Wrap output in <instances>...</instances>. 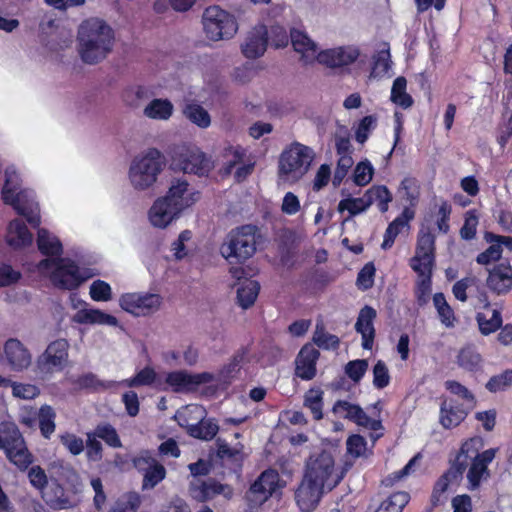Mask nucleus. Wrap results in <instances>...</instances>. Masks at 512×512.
Wrapping results in <instances>:
<instances>
[{
    "label": "nucleus",
    "instance_id": "774afa93",
    "mask_svg": "<svg viewBox=\"0 0 512 512\" xmlns=\"http://www.w3.org/2000/svg\"><path fill=\"white\" fill-rule=\"evenodd\" d=\"M373 166L369 161H362L357 164L354 170V182L358 186H365L371 180L373 176Z\"/></svg>",
    "mask_w": 512,
    "mask_h": 512
},
{
    "label": "nucleus",
    "instance_id": "6e6552de",
    "mask_svg": "<svg viewBox=\"0 0 512 512\" xmlns=\"http://www.w3.org/2000/svg\"><path fill=\"white\" fill-rule=\"evenodd\" d=\"M202 25L206 37L212 41L231 39L238 30L235 17L218 5L204 10Z\"/></svg>",
    "mask_w": 512,
    "mask_h": 512
},
{
    "label": "nucleus",
    "instance_id": "de8ad7c7",
    "mask_svg": "<svg viewBox=\"0 0 512 512\" xmlns=\"http://www.w3.org/2000/svg\"><path fill=\"white\" fill-rule=\"evenodd\" d=\"M304 407L311 411L314 420L323 418V391L309 389L304 395Z\"/></svg>",
    "mask_w": 512,
    "mask_h": 512
},
{
    "label": "nucleus",
    "instance_id": "8fccbe9b",
    "mask_svg": "<svg viewBox=\"0 0 512 512\" xmlns=\"http://www.w3.org/2000/svg\"><path fill=\"white\" fill-rule=\"evenodd\" d=\"M156 378L157 373L155 370L152 367L146 366L133 377L123 380L121 384L129 388L151 386L156 381Z\"/></svg>",
    "mask_w": 512,
    "mask_h": 512
},
{
    "label": "nucleus",
    "instance_id": "cd10ccee",
    "mask_svg": "<svg viewBox=\"0 0 512 512\" xmlns=\"http://www.w3.org/2000/svg\"><path fill=\"white\" fill-rule=\"evenodd\" d=\"M290 40L294 50L301 55L305 63L317 60L318 46L305 32L298 29L291 30Z\"/></svg>",
    "mask_w": 512,
    "mask_h": 512
},
{
    "label": "nucleus",
    "instance_id": "680f3d73",
    "mask_svg": "<svg viewBox=\"0 0 512 512\" xmlns=\"http://www.w3.org/2000/svg\"><path fill=\"white\" fill-rule=\"evenodd\" d=\"M60 442L73 456L80 455L85 449L83 439L73 433L66 432L60 435Z\"/></svg>",
    "mask_w": 512,
    "mask_h": 512
},
{
    "label": "nucleus",
    "instance_id": "052dcab7",
    "mask_svg": "<svg viewBox=\"0 0 512 512\" xmlns=\"http://www.w3.org/2000/svg\"><path fill=\"white\" fill-rule=\"evenodd\" d=\"M87 439L85 448H86V457L90 461H100L103 457V447L99 438L94 435V432H88L86 434Z\"/></svg>",
    "mask_w": 512,
    "mask_h": 512
},
{
    "label": "nucleus",
    "instance_id": "bf43d9fd",
    "mask_svg": "<svg viewBox=\"0 0 512 512\" xmlns=\"http://www.w3.org/2000/svg\"><path fill=\"white\" fill-rule=\"evenodd\" d=\"M376 273V268L373 262H368L364 265V267L358 272L356 279V286L361 291H366L373 287L374 285V277Z\"/></svg>",
    "mask_w": 512,
    "mask_h": 512
},
{
    "label": "nucleus",
    "instance_id": "f257e3e1",
    "mask_svg": "<svg viewBox=\"0 0 512 512\" xmlns=\"http://www.w3.org/2000/svg\"><path fill=\"white\" fill-rule=\"evenodd\" d=\"M484 440L473 436L462 442L460 448L449 456V468L436 481L431 495L433 506L443 504L444 496L450 485H459L467 470L468 489L474 491L483 480L490 478L489 465L495 459L497 448L483 450Z\"/></svg>",
    "mask_w": 512,
    "mask_h": 512
},
{
    "label": "nucleus",
    "instance_id": "c85d7f7f",
    "mask_svg": "<svg viewBox=\"0 0 512 512\" xmlns=\"http://www.w3.org/2000/svg\"><path fill=\"white\" fill-rule=\"evenodd\" d=\"M6 242L15 250L22 249L32 244L33 235L22 220L14 219L8 225Z\"/></svg>",
    "mask_w": 512,
    "mask_h": 512
},
{
    "label": "nucleus",
    "instance_id": "72a5a7b5",
    "mask_svg": "<svg viewBox=\"0 0 512 512\" xmlns=\"http://www.w3.org/2000/svg\"><path fill=\"white\" fill-rule=\"evenodd\" d=\"M412 218L413 211L405 209L400 216H398L389 224L385 231L384 240L381 245L383 249L390 248L398 234H402L408 231L409 221Z\"/></svg>",
    "mask_w": 512,
    "mask_h": 512
},
{
    "label": "nucleus",
    "instance_id": "69168bd1",
    "mask_svg": "<svg viewBox=\"0 0 512 512\" xmlns=\"http://www.w3.org/2000/svg\"><path fill=\"white\" fill-rule=\"evenodd\" d=\"M9 387L12 388L13 396L20 399H34L40 393L36 385L28 383H18L11 381Z\"/></svg>",
    "mask_w": 512,
    "mask_h": 512
},
{
    "label": "nucleus",
    "instance_id": "49530a36",
    "mask_svg": "<svg viewBox=\"0 0 512 512\" xmlns=\"http://www.w3.org/2000/svg\"><path fill=\"white\" fill-rule=\"evenodd\" d=\"M38 417L41 435L46 439H50L56 428V413L54 409L49 405H43L39 409Z\"/></svg>",
    "mask_w": 512,
    "mask_h": 512
},
{
    "label": "nucleus",
    "instance_id": "ddd939ff",
    "mask_svg": "<svg viewBox=\"0 0 512 512\" xmlns=\"http://www.w3.org/2000/svg\"><path fill=\"white\" fill-rule=\"evenodd\" d=\"M163 302L161 295L156 293H124L119 298L120 307L137 317L150 316L156 313Z\"/></svg>",
    "mask_w": 512,
    "mask_h": 512
},
{
    "label": "nucleus",
    "instance_id": "13d9d810",
    "mask_svg": "<svg viewBox=\"0 0 512 512\" xmlns=\"http://www.w3.org/2000/svg\"><path fill=\"white\" fill-rule=\"evenodd\" d=\"M27 477L31 486L40 492L48 486V476L40 465H31L27 470Z\"/></svg>",
    "mask_w": 512,
    "mask_h": 512
},
{
    "label": "nucleus",
    "instance_id": "c03bdc74",
    "mask_svg": "<svg viewBox=\"0 0 512 512\" xmlns=\"http://www.w3.org/2000/svg\"><path fill=\"white\" fill-rule=\"evenodd\" d=\"M433 304L437 310L438 317L446 327H453L456 321L455 314L451 306L446 301L443 293H435L433 296Z\"/></svg>",
    "mask_w": 512,
    "mask_h": 512
},
{
    "label": "nucleus",
    "instance_id": "4d7b16f0",
    "mask_svg": "<svg viewBox=\"0 0 512 512\" xmlns=\"http://www.w3.org/2000/svg\"><path fill=\"white\" fill-rule=\"evenodd\" d=\"M367 369L368 361L366 359H356L349 361L345 365L344 372L354 383H359L364 377Z\"/></svg>",
    "mask_w": 512,
    "mask_h": 512
},
{
    "label": "nucleus",
    "instance_id": "bb28decb",
    "mask_svg": "<svg viewBox=\"0 0 512 512\" xmlns=\"http://www.w3.org/2000/svg\"><path fill=\"white\" fill-rule=\"evenodd\" d=\"M170 204H181V212L193 205L199 199V193L190 191L186 180L177 179L169 188V191L162 197Z\"/></svg>",
    "mask_w": 512,
    "mask_h": 512
},
{
    "label": "nucleus",
    "instance_id": "a878e982",
    "mask_svg": "<svg viewBox=\"0 0 512 512\" xmlns=\"http://www.w3.org/2000/svg\"><path fill=\"white\" fill-rule=\"evenodd\" d=\"M376 316V310L371 306L365 305L361 308L355 323V330L361 334L362 347L365 350L372 349L374 343L375 328L373 322Z\"/></svg>",
    "mask_w": 512,
    "mask_h": 512
},
{
    "label": "nucleus",
    "instance_id": "a19ab883",
    "mask_svg": "<svg viewBox=\"0 0 512 512\" xmlns=\"http://www.w3.org/2000/svg\"><path fill=\"white\" fill-rule=\"evenodd\" d=\"M479 330L483 335H490L502 328V315L497 309L491 311V316L488 317L486 312H478L476 315Z\"/></svg>",
    "mask_w": 512,
    "mask_h": 512
},
{
    "label": "nucleus",
    "instance_id": "7c9ffc66",
    "mask_svg": "<svg viewBox=\"0 0 512 512\" xmlns=\"http://www.w3.org/2000/svg\"><path fill=\"white\" fill-rule=\"evenodd\" d=\"M74 496L67 488L57 480H52L49 491L46 494V503L55 510L68 509L74 506L71 499Z\"/></svg>",
    "mask_w": 512,
    "mask_h": 512
},
{
    "label": "nucleus",
    "instance_id": "f3484780",
    "mask_svg": "<svg viewBox=\"0 0 512 512\" xmlns=\"http://www.w3.org/2000/svg\"><path fill=\"white\" fill-rule=\"evenodd\" d=\"M178 163L184 173L207 174L212 168L211 160L197 147H187L179 154Z\"/></svg>",
    "mask_w": 512,
    "mask_h": 512
},
{
    "label": "nucleus",
    "instance_id": "864d4df0",
    "mask_svg": "<svg viewBox=\"0 0 512 512\" xmlns=\"http://www.w3.org/2000/svg\"><path fill=\"white\" fill-rule=\"evenodd\" d=\"M367 197L371 200V205L377 203L381 212L388 210V204L392 200L389 190L385 186H373L366 192Z\"/></svg>",
    "mask_w": 512,
    "mask_h": 512
},
{
    "label": "nucleus",
    "instance_id": "b1692460",
    "mask_svg": "<svg viewBox=\"0 0 512 512\" xmlns=\"http://www.w3.org/2000/svg\"><path fill=\"white\" fill-rule=\"evenodd\" d=\"M267 44V27L265 25H257L248 33L244 43L242 44V53L249 59L259 58L265 53Z\"/></svg>",
    "mask_w": 512,
    "mask_h": 512
},
{
    "label": "nucleus",
    "instance_id": "20e7f679",
    "mask_svg": "<svg viewBox=\"0 0 512 512\" xmlns=\"http://www.w3.org/2000/svg\"><path fill=\"white\" fill-rule=\"evenodd\" d=\"M40 270H51L49 279L54 287L61 290H76L95 274L90 268H81L72 258H42Z\"/></svg>",
    "mask_w": 512,
    "mask_h": 512
},
{
    "label": "nucleus",
    "instance_id": "f8f14e48",
    "mask_svg": "<svg viewBox=\"0 0 512 512\" xmlns=\"http://www.w3.org/2000/svg\"><path fill=\"white\" fill-rule=\"evenodd\" d=\"M283 486L278 471L268 468L250 485L245 498L251 508L260 506Z\"/></svg>",
    "mask_w": 512,
    "mask_h": 512
},
{
    "label": "nucleus",
    "instance_id": "f03ea898",
    "mask_svg": "<svg viewBox=\"0 0 512 512\" xmlns=\"http://www.w3.org/2000/svg\"><path fill=\"white\" fill-rule=\"evenodd\" d=\"M77 39L82 61L93 65L103 61L112 52L115 34L104 20L89 18L79 26Z\"/></svg>",
    "mask_w": 512,
    "mask_h": 512
},
{
    "label": "nucleus",
    "instance_id": "58836bf2",
    "mask_svg": "<svg viewBox=\"0 0 512 512\" xmlns=\"http://www.w3.org/2000/svg\"><path fill=\"white\" fill-rule=\"evenodd\" d=\"M483 359L477 350L472 346L460 349L457 355V364L468 372H478L482 369Z\"/></svg>",
    "mask_w": 512,
    "mask_h": 512
},
{
    "label": "nucleus",
    "instance_id": "79ce46f5",
    "mask_svg": "<svg viewBox=\"0 0 512 512\" xmlns=\"http://www.w3.org/2000/svg\"><path fill=\"white\" fill-rule=\"evenodd\" d=\"M371 206V200L367 197L366 193L359 198H346L342 199L338 204V211H348L349 216L345 219L348 221L350 218L365 212Z\"/></svg>",
    "mask_w": 512,
    "mask_h": 512
},
{
    "label": "nucleus",
    "instance_id": "2eb2a0df",
    "mask_svg": "<svg viewBox=\"0 0 512 512\" xmlns=\"http://www.w3.org/2000/svg\"><path fill=\"white\" fill-rule=\"evenodd\" d=\"M13 435L7 439L5 447V456L7 460L14 465L20 472H26L34 463L35 457L29 450L23 434L17 426Z\"/></svg>",
    "mask_w": 512,
    "mask_h": 512
},
{
    "label": "nucleus",
    "instance_id": "ea45409f",
    "mask_svg": "<svg viewBox=\"0 0 512 512\" xmlns=\"http://www.w3.org/2000/svg\"><path fill=\"white\" fill-rule=\"evenodd\" d=\"M182 113L187 120L201 129H206L211 125L210 114L198 103L189 102L185 104Z\"/></svg>",
    "mask_w": 512,
    "mask_h": 512
},
{
    "label": "nucleus",
    "instance_id": "338daca9",
    "mask_svg": "<svg viewBox=\"0 0 512 512\" xmlns=\"http://www.w3.org/2000/svg\"><path fill=\"white\" fill-rule=\"evenodd\" d=\"M390 383V375L386 364L378 360L373 367V385L377 389H384Z\"/></svg>",
    "mask_w": 512,
    "mask_h": 512
},
{
    "label": "nucleus",
    "instance_id": "473e14b6",
    "mask_svg": "<svg viewBox=\"0 0 512 512\" xmlns=\"http://www.w3.org/2000/svg\"><path fill=\"white\" fill-rule=\"evenodd\" d=\"M392 61L388 43H382L373 56V66L370 76L373 78L391 77Z\"/></svg>",
    "mask_w": 512,
    "mask_h": 512
},
{
    "label": "nucleus",
    "instance_id": "dca6fc26",
    "mask_svg": "<svg viewBox=\"0 0 512 512\" xmlns=\"http://www.w3.org/2000/svg\"><path fill=\"white\" fill-rule=\"evenodd\" d=\"M213 380L214 376L210 372L190 374L185 370L169 372L165 377V383L175 393L194 392L200 385Z\"/></svg>",
    "mask_w": 512,
    "mask_h": 512
},
{
    "label": "nucleus",
    "instance_id": "3c124183",
    "mask_svg": "<svg viewBox=\"0 0 512 512\" xmlns=\"http://www.w3.org/2000/svg\"><path fill=\"white\" fill-rule=\"evenodd\" d=\"M93 432L94 435H96L99 439L103 440L109 447H122V442L117 433V430L110 423L98 424L93 430Z\"/></svg>",
    "mask_w": 512,
    "mask_h": 512
},
{
    "label": "nucleus",
    "instance_id": "1a4fd4ad",
    "mask_svg": "<svg viewBox=\"0 0 512 512\" xmlns=\"http://www.w3.org/2000/svg\"><path fill=\"white\" fill-rule=\"evenodd\" d=\"M70 344L59 338L50 342L36 359V371L43 377H51L62 372L69 363Z\"/></svg>",
    "mask_w": 512,
    "mask_h": 512
},
{
    "label": "nucleus",
    "instance_id": "0eeeda50",
    "mask_svg": "<svg viewBox=\"0 0 512 512\" xmlns=\"http://www.w3.org/2000/svg\"><path fill=\"white\" fill-rule=\"evenodd\" d=\"M238 262L234 265L232 262L229 273L237 281L236 304L243 310H248L254 306L260 293V283L251 279L258 273V269L250 264H246L249 258H236Z\"/></svg>",
    "mask_w": 512,
    "mask_h": 512
},
{
    "label": "nucleus",
    "instance_id": "c756f323",
    "mask_svg": "<svg viewBox=\"0 0 512 512\" xmlns=\"http://www.w3.org/2000/svg\"><path fill=\"white\" fill-rule=\"evenodd\" d=\"M467 416L463 406L454 400L443 401L440 407V423L446 429L457 427Z\"/></svg>",
    "mask_w": 512,
    "mask_h": 512
},
{
    "label": "nucleus",
    "instance_id": "39448f33",
    "mask_svg": "<svg viewBox=\"0 0 512 512\" xmlns=\"http://www.w3.org/2000/svg\"><path fill=\"white\" fill-rule=\"evenodd\" d=\"M165 166L162 153L156 148H149L131 161L128 179L137 191L150 189L157 181Z\"/></svg>",
    "mask_w": 512,
    "mask_h": 512
},
{
    "label": "nucleus",
    "instance_id": "6ab92c4d",
    "mask_svg": "<svg viewBox=\"0 0 512 512\" xmlns=\"http://www.w3.org/2000/svg\"><path fill=\"white\" fill-rule=\"evenodd\" d=\"M360 55L356 46H341L320 51L317 61L330 68L347 66L354 63Z\"/></svg>",
    "mask_w": 512,
    "mask_h": 512
},
{
    "label": "nucleus",
    "instance_id": "4be33fe9",
    "mask_svg": "<svg viewBox=\"0 0 512 512\" xmlns=\"http://www.w3.org/2000/svg\"><path fill=\"white\" fill-rule=\"evenodd\" d=\"M181 213V204H170L162 197L155 200L148 212V218L152 226L166 228Z\"/></svg>",
    "mask_w": 512,
    "mask_h": 512
},
{
    "label": "nucleus",
    "instance_id": "9d476101",
    "mask_svg": "<svg viewBox=\"0 0 512 512\" xmlns=\"http://www.w3.org/2000/svg\"><path fill=\"white\" fill-rule=\"evenodd\" d=\"M304 476L315 480L331 491L341 481L342 477L335 474V461L332 454L326 450L313 455L306 463Z\"/></svg>",
    "mask_w": 512,
    "mask_h": 512
},
{
    "label": "nucleus",
    "instance_id": "e2e57ef3",
    "mask_svg": "<svg viewBox=\"0 0 512 512\" xmlns=\"http://www.w3.org/2000/svg\"><path fill=\"white\" fill-rule=\"evenodd\" d=\"M90 297L97 302H106L111 300V286L103 280L94 281L90 286Z\"/></svg>",
    "mask_w": 512,
    "mask_h": 512
},
{
    "label": "nucleus",
    "instance_id": "9b49d317",
    "mask_svg": "<svg viewBox=\"0 0 512 512\" xmlns=\"http://www.w3.org/2000/svg\"><path fill=\"white\" fill-rule=\"evenodd\" d=\"M314 156L312 148L295 142L281 155L280 173L292 178L301 177L308 171Z\"/></svg>",
    "mask_w": 512,
    "mask_h": 512
},
{
    "label": "nucleus",
    "instance_id": "37998d69",
    "mask_svg": "<svg viewBox=\"0 0 512 512\" xmlns=\"http://www.w3.org/2000/svg\"><path fill=\"white\" fill-rule=\"evenodd\" d=\"M410 500L409 493L398 491L383 500L375 512H401Z\"/></svg>",
    "mask_w": 512,
    "mask_h": 512
},
{
    "label": "nucleus",
    "instance_id": "7ed1b4c3",
    "mask_svg": "<svg viewBox=\"0 0 512 512\" xmlns=\"http://www.w3.org/2000/svg\"><path fill=\"white\" fill-rule=\"evenodd\" d=\"M2 198L6 204L11 205L18 214L25 217L32 227L41 223L40 209L35 201L34 192L29 189H20L19 175L14 167L5 170V183L2 189Z\"/></svg>",
    "mask_w": 512,
    "mask_h": 512
},
{
    "label": "nucleus",
    "instance_id": "e433bc0d",
    "mask_svg": "<svg viewBox=\"0 0 512 512\" xmlns=\"http://www.w3.org/2000/svg\"><path fill=\"white\" fill-rule=\"evenodd\" d=\"M219 431V426L214 418H202L196 424L187 427L188 434L196 439L210 441Z\"/></svg>",
    "mask_w": 512,
    "mask_h": 512
},
{
    "label": "nucleus",
    "instance_id": "2f4dec72",
    "mask_svg": "<svg viewBox=\"0 0 512 512\" xmlns=\"http://www.w3.org/2000/svg\"><path fill=\"white\" fill-rule=\"evenodd\" d=\"M174 112L173 103L166 98H154L144 107L143 115L151 120L167 121Z\"/></svg>",
    "mask_w": 512,
    "mask_h": 512
},
{
    "label": "nucleus",
    "instance_id": "4468645a",
    "mask_svg": "<svg viewBox=\"0 0 512 512\" xmlns=\"http://www.w3.org/2000/svg\"><path fill=\"white\" fill-rule=\"evenodd\" d=\"M188 495L197 503H206L219 495L230 500L234 495V490L229 484H222L215 478L192 479L188 484Z\"/></svg>",
    "mask_w": 512,
    "mask_h": 512
},
{
    "label": "nucleus",
    "instance_id": "603ef678",
    "mask_svg": "<svg viewBox=\"0 0 512 512\" xmlns=\"http://www.w3.org/2000/svg\"><path fill=\"white\" fill-rule=\"evenodd\" d=\"M141 505V497L136 492L124 494L109 512H137Z\"/></svg>",
    "mask_w": 512,
    "mask_h": 512
},
{
    "label": "nucleus",
    "instance_id": "09e8293b",
    "mask_svg": "<svg viewBox=\"0 0 512 512\" xmlns=\"http://www.w3.org/2000/svg\"><path fill=\"white\" fill-rule=\"evenodd\" d=\"M407 81L404 77H397L391 89V101L403 108H408L413 104L412 97L406 93Z\"/></svg>",
    "mask_w": 512,
    "mask_h": 512
},
{
    "label": "nucleus",
    "instance_id": "423d86ee",
    "mask_svg": "<svg viewBox=\"0 0 512 512\" xmlns=\"http://www.w3.org/2000/svg\"><path fill=\"white\" fill-rule=\"evenodd\" d=\"M266 238L258 226L245 224L232 229L225 237L221 247V256H254L261 251Z\"/></svg>",
    "mask_w": 512,
    "mask_h": 512
},
{
    "label": "nucleus",
    "instance_id": "5fc2aeb1",
    "mask_svg": "<svg viewBox=\"0 0 512 512\" xmlns=\"http://www.w3.org/2000/svg\"><path fill=\"white\" fill-rule=\"evenodd\" d=\"M166 476L165 467L156 461L152 467L143 474V489L154 488L159 484Z\"/></svg>",
    "mask_w": 512,
    "mask_h": 512
},
{
    "label": "nucleus",
    "instance_id": "f704fd0d",
    "mask_svg": "<svg viewBox=\"0 0 512 512\" xmlns=\"http://www.w3.org/2000/svg\"><path fill=\"white\" fill-rule=\"evenodd\" d=\"M37 246L43 256H61L63 251L59 238L45 228L37 232Z\"/></svg>",
    "mask_w": 512,
    "mask_h": 512
},
{
    "label": "nucleus",
    "instance_id": "aec40b11",
    "mask_svg": "<svg viewBox=\"0 0 512 512\" xmlns=\"http://www.w3.org/2000/svg\"><path fill=\"white\" fill-rule=\"evenodd\" d=\"M3 350L7 364L13 371H24L32 363V355L29 349L17 338H9L4 343Z\"/></svg>",
    "mask_w": 512,
    "mask_h": 512
},
{
    "label": "nucleus",
    "instance_id": "412c9836",
    "mask_svg": "<svg viewBox=\"0 0 512 512\" xmlns=\"http://www.w3.org/2000/svg\"><path fill=\"white\" fill-rule=\"evenodd\" d=\"M325 487L315 480L303 476L301 483L295 491V500L304 512L313 510L320 501Z\"/></svg>",
    "mask_w": 512,
    "mask_h": 512
},
{
    "label": "nucleus",
    "instance_id": "6e6d98bb",
    "mask_svg": "<svg viewBox=\"0 0 512 512\" xmlns=\"http://www.w3.org/2000/svg\"><path fill=\"white\" fill-rule=\"evenodd\" d=\"M512 386V369H507L501 374L492 376L485 387L489 392L496 393L504 391Z\"/></svg>",
    "mask_w": 512,
    "mask_h": 512
},
{
    "label": "nucleus",
    "instance_id": "0e129e2a",
    "mask_svg": "<svg viewBox=\"0 0 512 512\" xmlns=\"http://www.w3.org/2000/svg\"><path fill=\"white\" fill-rule=\"evenodd\" d=\"M313 341L318 347L324 349H336L340 344V340L336 335L325 332L323 328L319 329L318 325L313 336Z\"/></svg>",
    "mask_w": 512,
    "mask_h": 512
},
{
    "label": "nucleus",
    "instance_id": "5701e85b",
    "mask_svg": "<svg viewBox=\"0 0 512 512\" xmlns=\"http://www.w3.org/2000/svg\"><path fill=\"white\" fill-rule=\"evenodd\" d=\"M320 352L312 345L305 344L295 359V375L302 380H312L317 373Z\"/></svg>",
    "mask_w": 512,
    "mask_h": 512
},
{
    "label": "nucleus",
    "instance_id": "a211bd4d",
    "mask_svg": "<svg viewBox=\"0 0 512 512\" xmlns=\"http://www.w3.org/2000/svg\"><path fill=\"white\" fill-rule=\"evenodd\" d=\"M454 297L465 302L470 297H476L485 310H490V302L484 286L476 277H465L457 281L452 288Z\"/></svg>",
    "mask_w": 512,
    "mask_h": 512
},
{
    "label": "nucleus",
    "instance_id": "c9c22d12",
    "mask_svg": "<svg viewBox=\"0 0 512 512\" xmlns=\"http://www.w3.org/2000/svg\"><path fill=\"white\" fill-rule=\"evenodd\" d=\"M55 480L63 484L68 492H71L73 495H77L82 491L81 477L71 465H60L57 469V478Z\"/></svg>",
    "mask_w": 512,
    "mask_h": 512
},
{
    "label": "nucleus",
    "instance_id": "393cba45",
    "mask_svg": "<svg viewBox=\"0 0 512 512\" xmlns=\"http://www.w3.org/2000/svg\"><path fill=\"white\" fill-rule=\"evenodd\" d=\"M487 287L497 295L507 294L512 289V266L500 263L489 270Z\"/></svg>",
    "mask_w": 512,
    "mask_h": 512
},
{
    "label": "nucleus",
    "instance_id": "a18cd8bd",
    "mask_svg": "<svg viewBox=\"0 0 512 512\" xmlns=\"http://www.w3.org/2000/svg\"><path fill=\"white\" fill-rule=\"evenodd\" d=\"M225 159L223 171L225 175L232 173L233 169L242 163L248 156L241 146H229L224 150Z\"/></svg>",
    "mask_w": 512,
    "mask_h": 512
},
{
    "label": "nucleus",
    "instance_id": "4c0bfd02",
    "mask_svg": "<svg viewBox=\"0 0 512 512\" xmlns=\"http://www.w3.org/2000/svg\"><path fill=\"white\" fill-rule=\"evenodd\" d=\"M74 321L79 324L116 325L117 318L99 309H80L74 315Z\"/></svg>",
    "mask_w": 512,
    "mask_h": 512
}]
</instances>
